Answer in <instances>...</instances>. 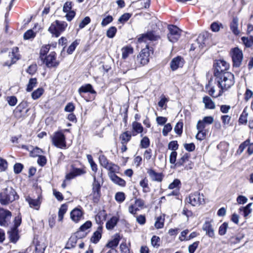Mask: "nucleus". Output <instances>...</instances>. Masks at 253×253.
Segmentation results:
<instances>
[{
	"instance_id": "1",
	"label": "nucleus",
	"mask_w": 253,
	"mask_h": 253,
	"mask_svg": "<svg viewBox=\"0 0 253 253\" xmlns=\"http://www.w3.org/2000/svg\"><path fill=\"white\" fill-rule=\"evenodd\" d=\"M160 38L159 36L155 35L153 32H148L145 34L141 35L138 38V42L139 44L145 43V47L143 48L137 57V62L140 65H145L149 61V57L153 53L151 47L148 44L151 42L157 41Z\"/></svg>"
},
{
	"instance_id": "2",
	"label": "nucleus",
	"mask_w": 253,
	"mask_h": 253,
	"mask_svg": "<svg viewBox=\"0 0 253 253\" xmlns=\"http://www.w3.org/2000/svg\"><path fill=\"white\" fill-rule=\"evenodd\" d=\"M218 86L224 92L232 86L234 83V76L231 72H225L216 76Z\"/></svg>"
},
{
	"instance_id": "3",
	"label": "nucleus",
	"mask_w": 253,
	"mask_h": 253,
	"mask_svg": "<svg viewBox=\"0 0 253 253\" xmlns=\"http://www.w3.org/2000/svg\"><path fill=\"white\" fill-rule=\"evenodd\" d=\"M18 198L15 191L11 187H7L0 193V203L2 205H7Z\"/></svg>"
},
{
	"instance_id": "4",
	"label": "nucleus",
	"mask_w": 253,
	"mask_h": 253,
	"mask_svg": "<svg viewBox=\"0 0 253 253\" xmlns=\"http://www.w3.org/2000/svg\"><path fill=\"white\" fill-rule=\"evenodd\" d=\"M67 24L64 21L56 20L52 22L48 28V31L56 37H58L62 32L65 31Z\"/></svg>"
},
{
	"instance_id": "5",
	"label": "nucleus",
	"mask_w": 253,
	"mask_h": 253,
	"mask_svg": "<svg viewBox=\"0 0 253 253\" xmlns=\"http://www.w3.org/2000/svg\"><path fill=\"white\" fill-rule=\"evenodd\" d=\"M205 196L203 194H201L199 191L191 193L186 198V202L193 206H199L205 203Z\"/></svg>"
},
{
	"instance_id": "6",
	"label": "nucleus",
	"mask_w": 253,
	"mask_h": 253,
	"mask_svg": "<svg viewBox=\"0 0 253 253\" xmlns=\"http://www.w3.org/2000/svg\"><path fill=\"white\" fill-rule=\"evenodd\" d=\"M168 30L169 33L167 37L169 41L171 42H176L181 36V30L174 25H169Z\"/></svg>"
},
{
	"instance_id": "7",
	"label": "nucleus",
	"mask_w": 253,
	"mask_h": 253,
	"mask_svg": "<svg viewBox=\"0 0 253 253\" xmlns=\"http://www.w3.org/2000/svg\"><path fill=\"white\" fill-rule=\"evenodd\" d=\"M51 140L52 144L58 148L62 149L66 146L65 137L61 132L58 131L54 133Z\"/></svg>"
},
{
	"instance_id": "8",
	"label": "nucleus",
	"mask_w": 253,
	"mask_h": 253,
	"mask_svg": "<svg viewBox=\"0 0 253 253\" xmlns=\"http://www.w3.org/2000/svg\"><path fill=\"white\" fill-rule=\"evenodd\" d=\"M231 54L233 66L236 67H240L243 59L242 51L238 47H235L231 49Z\"/></svg>"
},
{
	"instance_id": "9",
	"label": "nucleus",
	"mask_w": 253,
	"mask_h": 253,
	"mask_svg": "<svg viewBox=\"0 0 253 253\" xmlns=\"http://www.w3.org/2000/svg\"><path fill=\"white\" fill-rule=\"evenodd\" d=\"M42 60L43 63L48 68L56 67L59 64L60 62L57 59L56 53L54 51L50 52Z\"/></svg>"
},
{
	"instance_id": "10",
	"label": "nucleus",
	"mask_w": 253,
	"mask_h": 253,
	"mask_svg": "<svg viewBox=\"0 0 253 253\" xmlns=\"http://www.w3.org/2000/svg\"><path fill=\"white\" fill-rule=\"evenodd\" d=\"M215 67V75L216 76L226 72L229 68V64L223 60H217L214 65Z\"/></svg>"
},
{
	"instance_id": "11",
	"label": "nucleus",
	"mask_w": 253,
	"mask_h": 253,
	"mask_svg": "<svg viewBox=\"0 0 253 253\" xmlns=\"http://www.w3.org/2000/svg\"><path fill=\"white\" fill-rule=\"evenodd\" d=\"M18 48L14 47L12 49L11 52H9L8 59L4 62V65L10 66L15 63L19 59V55L18 53Z\"/></svg>"
},
{
	"instance_id": "12",
	"label": "nucleus",
	"mask_w": 253,
	"mask_h": 253,
	"mask_svg": "<svg viewBox=\"0 0 253 253\" xmlns=\"http://www.w3.org/2000/svg\"><path fill=\"white\" fill-rule=\"evenodd\" d=\"M25 200L31 208L38 211L42 204V198L41 196H39L37 199H33L28 196L26 197Z\"/></svg>"
},
{
	"instance_id": "13",
	"label": "nucleus",
	"mask_w": 253,
	"mask_h": 253,
	"mask_svg": "<svg viewBox=\"0 0 253 253\" xmlns=\"http://www.w3.org/2000/svg\"><path fill=\"white\" fill-rule=\"evenodd\" d=\"M144 206V201L141 199H135L134 204H131L128 207V211L132 214H135L140 209H143Z\"/></svg>"
},
{
	"instance_id": "14",
	"label": "nucleus",
	"mask_w": 253,
	"mask_h": 253,
	"mask_svg": "<svg viewBox=\"0 0 253 253\" xmlns=\"http://www.w3.org/2000/svg\"><path fill=\"white\" fill-rule=\"evenodd\" d=\"M70 218L75 223H78L84 218V212L81 208H76L70 213Z\"/></svg>"
},
{
	"instance_id": "15",
	"label": "nucleus",
	"mask_w": 253,
	"mask_h": 253,
	"mask_svg": "<svg viewBox=\"0 0 253 253\" xmlns=\"http://www.w3.org/2000/svg\"><path fill=\"white\" fill-rule=\"evenodd\" d=\"M212 221L206 220L203 224L202 229L205 231L206 234L209 237L214 238L215 237L214 230L212 224Z\"/></svg>"
},
{
	"instance_id": "16",
	"label": "nucleus",
	"mask_w": 253,
	"mask_h": 253,
	"mask_svg": "<svg viewBox=\"0 0 253 253\" xmlns=\"http://www.w3.org/2000/svg\"><path fill=\"white\" fill-rule=\"evenodd\" d=\"M214 122V118L212 116H207L201 120L198 121L196 128L197 129H205L207 125L212 124Z\"/></svg>"
},
{
	"instance_id": "17",
	"label": "nucleus",
	"mask_w": 253,
	"mask_h": 253,
	"mask_svg": "<svg viewBox=\"0 0 253 253\" xmlns=\"http://www.w3.org/2000/svg\"><path fill=\"white\" fill-rule=\"evenodd\" d=\"M204 35H200L196 40L191 44L190 50H194L196 49H201L205 44Z\"/></svg>"
},
{
	"instance_id": "18",
	"label": "nucleus",
	"mask_w": 253,
	"mask_h": 253,
	"mask_svg": "<svg viewBox=\"0 0 253 253\" xmlns=\"http://www.w3.org/2000/svg\"><path fill=\"white\" fill-rule=\"evenodd\" d=\"M94 182L92 184V195L95 200H98L100 195L101 185L100 182L96 180V176L93 175Z\"/></svg>"
},
{
	"instance_id": "19",
	"label": "nucleus",
	"mask_w": 253,
	"mask_h": 253,
	"mask_svg": "<svg viewBox=\"0 0 253 253\" xmlns=\"http://www.w3.org/2000/svg\"><path fill=\"white\" fill-rule=\"evenodd\" d=\"M11 216V213L9 211L0 209V225H6Z\"/></svg>"
},
{
	"instance_id": "20",
	"label": "nucleus",
	"mask_w": 253,
	"mask_h": 253,
	"mask_svg": "<svg viewBox=\"0 0 253 253\" xmlns=\"http://www.w3.org/2000/svg\"><path fill=\"white\" fill-rule=\"evenodd\" d=\"M246 148H247L248 153L252 155L253 153V143H251L249 140L245 141L239 146L237 152L241 154Z\"/></svg>"
},
{
	"instance_id": "21",
	"label": "nucleus",
	"mask_w": 253,
	"mask_h": 253,
	"mask_svg": "<svg viewBox=\"0 0 253 253\" xmlns=\"http://www.w3.org/2000/svg\"><path fill=\"white\" fill-rule=\"evenodd\" d=\"M184 61L182 58L180 56L176 57L173 58L170 62V68L172 70L174 71L178 68L183 66Z\"/></svg>"
},
{
	"instance_id": "22",
	"label": "nucleus",
	"mask_w": 253,
	"mask_h": 253,
	"mask_svg": "<svg viewBox=\"0 0 253 253\" xmlns=\"http://www.w3.org/2000/svg\"><path fill=\"white\" fill-rule=\"evenodd\" d=\"M143 129V127L140 123L134 121L132 123V135L133 136L141 134Z\"/></svg>"
},
{
	"instance_id": "23",
	"label": "nucleus",
	"mask_w": 253,
	"mask_h": 253,
	"mask_svg": "<svg viewBox=\"0 0 253 253\" xmlns=\"http://www.w3.org/2000/svg\"><path fill=\"white\" fill-rule=\"evenodd\" d=\"M109 178L114 184L122 187L126 186V181L123 178L117 176L116 174H111Z\"/></svg>"
},
{
	"instance_id": "24",
	"label": "nucleus",
	"mask_w": 253,
	"mask_h": 253,
	"mask_svg": "<svg viewBox=\"0 0 253 253\" xmlns=\"http://www.w3.org/2000/svg\"><path fill=\"white\" fill-rule=\"evenodd\" d=\"M102 227L101 226H99L97 228L96 231L93 233L90 238V241L92 243L96 244L98 242L102 236Z\"/></svg>"
},
{
	"instance_id": "25",
	"label": "nucleus",
	"mask_w": 253,
	"mask_h": 253,
	"mask_svg": "<svg viewBox=\"0 0 253 253\" xmlns=\"http://www.w3.org/2000/svg\"><path fill=\"white\" fill-rule=\"evenodd\" d=\"M105 169L109 171L108 173L109 177L110 176L111 174H115L116 173H119L120 169L118 165L111 162L109 163Z\"/></svg>"
},
{
	"instance_id": "26",
	"label": "nucleus",
	"mask_w": 253,
	"mask_h": 253,
	"mask_svg": "<svg viewBox=\"0 0 253 253\" xmlns=\"http://www.w3.org/2000/svg\"><path fill=\"white\" fill-rule=\"evenodd\" d=\"M203 102L205 104L206 109H214L215 108V105L214 102L209 96L204 97L203 98Z\"/></svg>"
},
{
	"instance_id": "27",
	"label": "nucleus",
	"mask_w": 253,
	"mask_h": 253,
	"mask_svg": "<svg viewBox=\"0 0 253 253\" xmlns=\"http://www.w3.org/2000/svg\"><path fill=\"white\" fill-rule=\"evenodd\" d=\"M9 238L11 242L16 243L19 239L18 231L16 228H12L10 231L8 232Z\"/></svg>"
},
{
	"instance_id": "28",
	"label": "nucleus",
	"mask_w": 253,
	"mask_h": 253,
	"mask_svg": "<svg viewBox=\"0 0 253 253\" xmlns=\"http://www.w3.org/2000/svg\"><path fill=\"white\" fill-rule=\"evenodd\" d=\"M230 29L232 32L236 35H238L240 33L238 29V19L234 17L230 24Z\"/></svg>"
},
{
	"instance_id": "29",
	"label": "nucleus",
	"mask_w": 253,
	"mask_h": 253,
	"mask_svg": "<svg viewBox=\"0 0 253 253\" xmlns=\"http://www.w3.org/2000/svg\"><path fill=\"white\" fill-rule=\"evenodd\" d=\"M68 209V206L66 204H62L60 207L58 213V220L62 222L64 214L66 213Z\"/></svg>"
},
{
	"instance_id": "30",
	"label": "nucleus",
	"mask_w": 253,
	"mask_h": 253,
	"mask_svg": "<svg viewBox=\"0 0 253 253\" xmlns=\"http://www.w3.org/2000/svg\"><path fill=\"white\" fill-rule=\"evenodd\" d=\"M79 92L81 95L82 93L90 92L91 93H95V91L92 88L91 84H87L82 86L79 89Z\"/></svg>"
},
{
	"instance_id": "31",
	"label": "nucleus",
	"mask_w": 253,
	"mask_h": 253,
	"mask_svg": "<svg viewBox=\"0 0 253 253\" xmlns=\"http://www.w3.org/2000/svg\"><path fill=\"white\" fill-rule=\"evenodd\" d=\"M119 217L113 216L109 220H108L106 224V228L108 229H112L117 224L118 220Z\"/></svg>"
},
{
	"instance_id": "32",
	"label": "nucleus",
	"mask_w": 253,
	"mask_h": 253,
	"mask_svg": "<svg viewBox=\"0 0 253 253\" xmlns=\"http://www.w3.org/2000/svg\"><path fill=\"white\" fill-rule=\"evenodd\" d=\"M189 155L187 153L184 154L180 159H179L177 162L175 164V167H179L183 166L184 163L189 161Z\"/></svg>"
},
{
	"instance_id": "33",
	"label": "nucleus",
	"mask_w": 253,
	"mask_h": 253,
	"mask_svg": "<svg viewBox=\"0 0 253 253\" xmlns=\"http://www.w3.org/2000/svg\"><path fill=\"white\" fill-rule=\"evenodd\" d=\"M131 135L128 132H123L120 135V139L122 144H126L131 139Z\"/></svg>"
},
{
	"instance_id": "34",
	"label": "nucleus",
	"mask_w": 253,
	"mask_h": 253,
	"mask_svg": "<svg viewBox=\"0 0 253 253\" xmlns=\"http://www.w3.org/2000/svg\"><path fill=\"white\" fill-rule=\"evenodd\" d=\"M139 184L142 187L143 192L148 193L150 192V189L148 186V181L146 178H144V179L140 180Z\"/></svg>"
},
{
	"instance_id": "35",
	"label": "nucleus",
	"mask_w": 253,
	"mask_h": 253,
	"mask_svg": "<svg viewBox=\"0 0 253 253\" xmlns=\"http://www.w3.org/2000/svg\"><path fill=\"white\" fill-rule=\"evenodd\" d=\"M44 89L42 87H40L34 91L31 94V97L34 100L39 98L43 93Z\"/></svg>"
},
{
	"instance_id": "36",
	"label": "nucleus",
	"mask_w": 253,
	"mask_h": 253,
	"mask_svg": "<svg viewBox=\"0 0 253 253\" xmlns=\"http://www.w3.org/2000/svg\"><path fill=\"white\" fill-rule=\"evenodd\" d=\"M148 173L153 180L161 181L162 179L161 174L157 173L153 170H150Z\"/></svg>"
},
{
	"instance_id": "37",
	"label": "nucleus",
	"mask_w": 253,
	"mask_h": 253,
	"mask_svg": "<svg viewBox=\"0 0 253 253\" xmlns=\"http://www.w3.org/2000/svg\"><path fill=\"white\" fill-rule=\"evenodd\" d=\"M37 84V80L36 78H31L29 80L27 84L26 90L28 92L31 91L33 88L36 86Z\"/></svg>"
},
{
	"instance_id": "38",
	"label": "nucleus",
	"mask_w": 253,
	"mask_h": 253,
	"mask_svg": "<svg viewBox=\"0 0 253 253\" xmlns=\"http://www.w3.org/2000/svg\"><path fill=\"white\" fill-rule=\"evenodd\" d=\"M252 204L250 203L248 204L246 207H241L239 209L240 211H243L244 212V216L245 217H247L249 214H250L252 211V209L251 208Z\"/></svg>"
},
{
	"instance_id": "39",
	"label": "nucleus",
	"mask_w": 253,
	"mask_h": 253,
	"mask_svg": "<svg viewBox=\"0 0 253 253\" xmlns=\"http://www.w3.org/2000/svg\"><path fill=\"white\" fill-rule=\"evenodd\" d=\"M133 52V48L129 46H126L122 48V56L123 58H126L129 55Z\"/></svg>"
},
{
	"instance_id": "40",
	"label": "nucleus",
	"mask_w": 253,
	"mask_h": 253,
	"mask_svg": "<svg viewBox=\"0 0 253 253\" xmlns=\"http://www.w3.org/2000/svg\"><path fill=\"white\" fill-rule=\"evenodd\" d=\"M50 45L49 44H46L43 45L40 50V57L42 59H43V58L45 56L46 54L48 52L50 49Z\"/></svg>"
},
{
	"instance_id": "41",
	"label": "nucleus",
	"mask_w": 253,
	"mask_h": 253,
	"mask_svg": "<svg viewBox=\"0 0 253 253\" xmlns=\"http://www.w3.org/2000/svg\"><path fill=\"white\" fill-rule=\"evenodd\" d=\"M165 218L162 216H160L156 218L155 223V226L157 229H160L163 227Z\"/></svg>"
},
{
	"instance_id": "42",
	"label": "nucleus",
	"mask_w": 253,
	"mask_h": 253,
	"mask_svg": "<svg viewBox=\"0 0 253 253\" xmlns=\"http://www.w3.org/2000/svg\"><path fill=\"white\" fill-rule=\"evenodd\" d=\"M125 194L123 192H118L116 193L115 195V199L117 202L119 203L123 202L125 201Z\"/></svg>"
},
{
	"instance_id": "43",
	"label": "nucleus",
	"mask_w": 253,
	"mask_h": 253,
	"mask_svg": "<svg viewBox=\"0 0 253 253\" xmlns=\"http://www.w3.org/2000/svg\"><path fill=\"white\" fill-rule=\"evenodd\" d=\"M198 133L196 135V138L199 140H203L206 137L207 133L204 129H197Z\"/></svg>"
},
{
	"instance_id": "44",
	"label": "nucleus",
	"mask_w": 253,
	"mask_h": 253,
	"mask_svg": "<svg viewBox=\"0 0 253 253\" xmlns=\"http://www.w3.org/2000/svg\"><path fill=\"white\" fill-rule=\"evenodd\" d=\"M180 184V181L178 179H175L172 182L169 184L168 188L169 189H179Z\"/></svg>"
},
{
	"instance_id": "45",
	"label": "nucleus",
	"mask_w": 253,
	"mask_h": 253,
	"mask_svg": "<svg viewBox=\"0 0 253 253\" xmlns=\"http://www.w3.org/2000/svg\"><path fill=\"white\" fill-rule=\"evenodd\" d=\"M221 28H223L222 24L217 22H214L211 25V29L213 32H218Z\"/></svg>"
},
{
	"instance_id": "46",
	"label": "nucleus",
	"mask_w": 253,
	"mask_h": 253,
	"mask_svg": "<svg viewBox=\"0 0 253 253\" xmlns=\"http://www.w3.org/2000/svg\"><path fill=\"white\" fill-rule=\"evenodd\" d=\"M140 147L143 148H147L150 145V140L147 136H144L140 141Z\"/></svg>"
},
{
	"instance_id": "47",
	"label": "nucleus",
	"mask_w": 253,
	"mask_h": 253,
	"mask_svg": "<svg viewBox=\"0 0 253 253\" xmlns=\"http://www.w3.org/2000/svg\"><path fill=\"white\" fill-rule=\"evenodd\" d=\"M45 248L46 246L44 243H39L36 246L35 251L37 253H43Z\"/></svg>"
},
{
	"instance_id": "48",
	"label": "nucleus",
	"mask_w": 253,
	"mask_h": 253,
	"mask_svg": "<svg viewBox=\"0 0 253 253\" xmlns=\"http://www.w3.org/2000/svg\"><path fill=\"white\" fill-rule=\"evenodd\" d=\"M43 151L38 147H36L33 149L32 150L30 151V155L32 157H38L41 155L43 153Z\"/></svg>"
},
{
	"instance_id": "49",
	"label": "nucleus",
	"mask_w": 253,
	"mask_h": 253,
	"mask_svg": "<svg viewBox=\"0 0 253 253\" xmlns=\"http://www.w3.org/2000/svg\"><path fill=\"white\" fill-rule=\"evenodd\" d=\"M182 128L183 123L181 122H179L175 125L174 130L176 133L178 135H180L182 133Z\"/></svg>"
},
{
	"instance_id": "50",
	"label": "nucleus",
	"mask_w": 253,
	"mask_h": 253,
	"mask_svg": "<svg viewBox=\"0 0 253 253\" xmlns=\"http://www.w3.org/2000/svg\"><path fill=\"white\" fill-rule=\"evenodd\" d=\"M117 32V29L115 27H111L107 31V36L109 38H113Z\"/></svg>"
},
{
	"instance_id": "51",
	"label": "nucleus",
	"mask_w": 253,
	"mask_h": 253,
	"mask_svg": "<svg viewBox=\"0 0 253 253\" xmlns=\"http://www.w3.org/2000/svg\"><path fill=\"white\" fill-rule=\"evenodd\" d=\"M160 238L157 236H153L151 239V244L155 248H158L160 246Z\"/></svg>"
},
{
	"instance_id": "52",
	"label": "nucleus",
	"mask_w": 253,
	"mask_h": 253,
	"mask_svg": "<svg viewBox=\"0 0 253 253\" xmlns=\"http://www.w3.org/2000/svg\"><path fill=\"white\" fill-rule=\"evenodd\" d=\"M242 41L246 47H250L253 46V42L251 37L250 38L242 37Z\"/></svg>"
},
{
	"instance_id": "53",
	"label": "nucleus",
	"mask_w": 253,
	"mask_h": 253,
	"mask_svg": "<svg viewBox=\"0 0 253 253\" xmlns=\"http://www.w3.org/2000/svg\"><path fill=\"white\" fill-rule=\"evenodd\" d=\"M79 44V42L77 40L73 42L71 45L69 46L67 49V53L69 54H71L75 50V48Z\"/></svg>"
},
{
	"instance_id": "54",
	"label": "nucleus",
	"mask_w": 253,
	"mask_h": 253,
	"mask_svg": "<svg viewBox=\"0 0 253 253\" xmlns=\"http://www.w3.org/2000/svg\"><path fill=\"white\" fill-rule=\"evenodd\" d=\"M172 129V126L169 124H166L162 130V133L164 136H166L168 134V133Z\"/></svg>"
},
{
	"instance_id": "55",
	"label": "nucleus",
	"mask_w": 253,
	"mask_h": 253,
	"mask_svg": "<svg viewBox=\"0 0 253 253\" xmlns=\"http://www.w3.org/2000/svg\"><path fill=\"white\" fill-rule=\"evenodd\" d=\"M119 242V240L118 238H115L112 240L109 241L106 245V247L113 248L118 246Z\"/></svg>"
},
{
	"instance_id": "56",
	"label": "nucleus",
	"mask_w": 253,
	"mask_h": 253,
	"mask_svg": "<svg viewBox=\"0 0 253 253\" xmlns=\"http://www.w3.org/2000/svg\"><path fill=\"white\" fill-rule=\"evenodd\" d=\"M36 33L32 30H28L24 35V38L25 40H29L34 38Z\"/></svg>"
},
{
	"instance_id": "57",
	"label": "nucleus",
	"mask_w": 253,
	"mask_h": 253,
	"mask_svg": "<svg viewBox=\"0 0 253 253\" xmlns=\"http://www.w3.org/2000/svg\"><path fill=\"white\" fill-rule=\"evenodd\" d=\"M113 18L112 16L108 15L103 19L101 25L102 27H105L112 22Z\"/></svg>"
},
{
	"instance_id": "58",
	"label": "nucleus",
	"mask_w": 253,
	"mask_h": 253,
	"mask_svg": "<svg viewBox=\"0 0 253 253\" xmlns=\"http://www.w3.org/2000/svg\"><path fill=\"white\" fill-rule=\"evenodd\" d=\"M138 4L139 5V8H146L149 6V0H139L138 1Z\"/></svg>"
},
{
	"instance_id": "59",
	"label": "nucleus",
	"mask_w": 253,
	"mask_h": 253,
	"mask_svg": "<svg viewBox=\"0 0 253 253\" xmlns=\"http://www.w3.org/2000/svg\"><path fill=\"white\" fill-rule=\"evenodd\" d=\"M228 228V224L226 222L223 223L220 225L219 228L218 233L220 235H224L225 234Z\"/></svg>"
},
{
	"instance_id": "60",
	"label": "nucleus",
	"mask_w": 253,
	"mask_h": 253,
	"mask_svg": "<svg viewBox=\"0 0 253 253\" xmlns=\"http://www.w3.org/2000/svg\"><path fill=\"white\" fill-rule=\"evenodd\" d=\"M99 160L101 165L104 168H105L110 163L104 155L100 156L99 158Z\"/></svg>"
},
{
	"instance_id": "61",
	"label": "nucleus",
	"mask_w": 253,
	"mask_h": 253,
	"mask_svg": "<svg viewBox=\"0 0 253 253\" xmlns=\"http://www.w3.org/2000/svg\"><path fill=\"white\" fill-rule=\"evenodd\" d=\"M92 226V223L90 221H87L80 227V230L81 231H85L87 229L90 228Z\"/></svg>"
},
{
	"instance_id": "62",
	"label": "nucleus",
	"mask_w": 253,
	"mask_h": 253,
	"mask_svg": "<svg viewBox=\"0 0 253 253\" xmlns=\"http://www.w3.org/2000/svg\"><path fill=\"white\" fill-rule=\"evenodd\" d=\"M178 148V145L176 141H170L168 144L169 149L173 150V151H175V150H177Z\"/></svg>"
},
{
	"instance_id": "63",
	"label": "nucleus",
	"mask_w": 253,
	"mask_h": 253,
	"mask_svg": "<svg viewBox=\"0 0 253 253\" xmlns=\"http://www.w3.org/2000/svg\"><path fill=\"white\" fill-rule=\"evenodd\" d=\"M7 101L10 106H13L15 105L17 102V99L15 96H11L7 97Z\"/></svg>"
},
{
	"instance_id": "64",
	"label": "nucleus",
	"mask_w": 253,
	"mask_h": 253,
	"mask_svg": "<svg viewBox=\"0 0 253 253\" xmlns=\"http://www.w3.org/2000/svg\"><path fill=\"white\" fill-rule=\"evenodd\" d=\"M121 253H130L129 249L126 242L122 243L120 246Z\"/></svg>"
}]
</instances>
